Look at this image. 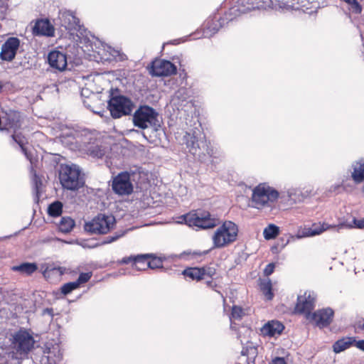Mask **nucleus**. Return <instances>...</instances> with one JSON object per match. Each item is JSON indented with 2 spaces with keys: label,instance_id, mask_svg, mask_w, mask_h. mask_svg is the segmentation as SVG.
Wrapping results in <instances>:
<instances>
[{
  "label": "nucleus",
  "instance_id": "nucleus-1",
  "mask_svg": "<svg viewBox=\"0 0 364 364\" xmlns=\"http://www.w3.org/2000/svg\"><path fill=\"white\" fill-rule=\"evenodd\" d=\"M194 125L193 129L186 132L183 137V142L188 152L199 160L206 155L213 159L222 156L220 151L210 146V143L206 140L200 124L198 122Z\"/></svg>",
  "mask_w": 364,
  "mask_h": 364
},
{
  "label": "nucleus",
  "instance_id": "nucleus-2",
  "mask_svg": "<svg viewBox=\"0 0 364 364\" xmlns=\"http://www.w3.org/2000/svg\"><path fill=\"white\" fill-rule=\"evenodd\" d=\"M135 105L128 97L119 93V89H111L107 101V108L114 119L129 116L133 112Z\"/></svg>",
  "mask_w": 364,
  "mask_h": 364
},
{
  "label": "nucleus",
  "instance_id": "nucleus-3",
  "mask_svg": "<svg viewBox=\"0 0 364 364\" xmlns=\"http://www.w3.org/2000/svg\"><path fill=\"white\" fill-rule=\"evenodd\" d=\"M59 179L62 187L70 191H77L85 185L84 175L80 166L74 164L60 165Z\"/></svg>",
  "mask_w": 364,
  "mask_h": 364
},
{
  "label": "nucleus",
  "instance_id": "nucleus-4",
  "mask_svg": "<svg viewBox=\"0 0 364 364\" xmlns=\"http://www.w3.org/2000/svg\"><path fill=\"white\" fill-rule=\"evenodd\" d=\"M279 193L266 183H259L254 188L252 193V207L262 209L270 207L279 198Z\"/></svg>",
  "mask_w": 364,
  "mask_h": 364
},
{
  "label": "nucleus",
  "instance_id": "nucleus-5",
  "mask_svg": "<svg viewBox=\"0 0 364 364\" xmlns=\"http://www.w3.org/2000/svg\"><path fill=\"white\" fill-rule=\"evenodd\" d=\"M237 225L230 220H225L213 235V247L222 248L234 242L237 240Z\"/></svg>",
  "mask_w": 364,
  "mask_h": 364
},
{
  "label": "nucleus",
  "instance_id": "nucleus-6",
  "mask_svg": "<svg viewBox=\"0 0 364 364\" xmlns=\"http://www.w3.org/2000/svg\"><path fill=\"white\" fill-rule=\"evenodd\" d=\"M115 223V218L112 215L99 213L85 223L84 229L90 234L105 235L114 228Z\"/></svg>",
  "mask_w": 364,
  "mask_h": 364
},
{
  "label": "nucleus",
  "instance_id": "nucleus-7",
  "mask_svg": "<svg viewBox=\"0 0 364 364\" xmlns=\"http://www.w3.org/2000/svg\"><path fill=\"white\" fill-rule=\"evenodd\" d=\"M158 112L148 105L140 106L133 115V123L135 127L145 129L149 127L160 126Z\"/></svg>",
  "mask_w": 364,
  "mask_h": 364
},
{
  "label": "nucleus",
  "instance_id": "nucleus-8",
  "mask_svg": "<svg viewBox=\"0 0 364 364\" xmlns=\"http://www.w3.org/2000/svg\"><path fill=\"white\" fill-rule=\"evenodd\" d=\"M185 223L189 226H196L201 229H210L220 224V220L208 211L197 210L193 213L183 215Z\"/></svg>",
  "mask_w": 364,
  "mask_h": 364
},
{
  "label": "nucleus",
  "instance_id": "nucleus-9",
  "mask_svg": "<svg viewBox=\"0 0 364 364\" xmlns=\"http://www.w3.org/2000/svg\"><path fill=\"white\" fill-rule=\"evenodd\" d=\"M134 171H122L118 173L112 181V188L119 196L130 195L134 191L132 181H135Z\"/></svg>",
  "mask_w": 364,
  "mask_h": 364
},
{
  "label": "nucleus",
  "instance_id": "nucleus-10",
  "mask_svg": "<svg viewBox=\"0 0 364 364\" xmlns=\"http://www.w3.org/2000/svg\"><path fill=\"white\" fill-rule=\"evenodd\" d=\"M266 2V0H238L237 5L230 8V12L226 16L227 18L231 20L242 14H245L252 10L259 9L260 7H262L263 4Z\"/></svg>",
  "mask_w": 364,
  "mask_h": 364
},
{
  "label": "nucleus",
  "instance_id": "nucleus-11",
  "mask_svg": "<svg viewBox=\"0 0 364 364\" xmlns=\"http://www.w3.org/2000/svg\"><path fill=\"white\" fill-rule=\"evenodd\" d=\"M33 337L24 329H20L13 336V344L14 348L20 353H27L33 347Z\"/></svg>",
  "mask_w": 364,
  "mask_h": 364
},
{
  "label": "nucleus",
  "instance_id": "nucleus-12",
  "mask_svg": "<svg viewBox=\"0 0 364 364\" xmlns=\"http://www.w3.org/2000/svg\"><path fill=\"white\" fill-rule=\"evenodd\" d=\"M62 357L60 346L48 343L42 348L39 362L41 364H56L60 361Z\"/></svg>",
  "mask_w": 364,
  "mask_h": 364
},
{
  "label": "nucleus",
  "instance_id": "nucleus-13",
  "mask_svg": "<svg viewBox=\"0 0 364 364\" xmlns=\"http://www.w3.org/2000/svg\"><path fill=\"white\" fill-rule=\"evenodd\" d=\"M177 72L176 66L169 60H159L154 61L151 66L150 73L152 76H170Z\"/></svg>",
  "mask_w": 364,
  "mask_h": 364
},
{
  "label": "nucleus",
  "instance_id": "nucleus-14",
  "mask_svg": "<svg viewBox=\"0 0 364 364\" xmlns=\"http://www.w3.org/2000/svg\"><path fill=\"white\" fill-rule=\"evenodd\" d=\"M20 46V40L17 37H9L2 44L0 52V58L2 60L11 62L17 53Z\"/></svg>",
  "mask_w": 364,
  "mask_h": 364
},
{
  "label": "nucleus",
  "instance_id": "nucleus-15",
  "mask_svg": "<svg viewBox=\"0 0 364 364\" xmlns=\"http://www.w3.org/2000/svg\"><path fill=\"white\" fill-rule=\"evenodd\" d=\"M316 295L313 291H305L303 296H298L295 309L300 314L310 315L314 309Z\"/></svg>",
  "mask_w": 364,
  "mask_h": 364
},
{
  "label": "nucleus",
  "instance_id": "nucleus-16",
  "mask_svg": "<svg viewBox=\"0 0 364 364\" xmlns=\"http://www.w3.org/2000/svg\"><path fill=\"white\" fill-rule=\"evenodd\" d=\"M334 312L331 308L318 309L311 314V319L320 328L327 327L333 320Z\"/></svg>",
  "mask_w": 364,
  "mask_h": 364
},
{
  "label": "nucleus",
  "instance_id": "nucleus-17",
  "mask_svg": "<svg viewBox=\"0 0 364 364\" xmlns=\"http://www.w3.org/2000/svg\"><path fill=\"white\" fill-rule=\"evenodd\" d=\"M60 21L61 26L64 27L66 31H77L80 32L81 35H83L81 31L82 30V26L80 25L79 18L71 12L65 11L60 14Z\"/></svg>",
  "mask_w": 364,
  "mask_h": 364
},
{
  "label": "nucleus",
  "instance_id": "nucleus-18",
  "mask_svg": "<svg viewBox=\"0 0 364 364\" xmlns=\"http://www.w3.org/2000/svg\"><path fill=\"white\" fill-rule=\"evenodd\" d=\"M97 53L99 55L100 61L102 63L111 62L112 60L122 61L125 58V55L121 53L119 50L108 46H102V48H100Z\"/></svg>",
  "mask_w": 364,
  "mask_h": 364
},
{
  "label": "nucleus",
  "instance_id": "nucleus-19",
  "mask_svg": "<svg viewBox=\"0 0 364 364\" xmlns=\"http://www.w3.org/2000/svg\"><path fill=\"white\" fill-rule=\"evenodd\" d=\"M230 12V9L225 13L223 17H220L218 19H212L207 21L205 25L203 36L205 38H210L212 35L217 33L220 28H222L225 23L233 21L235 18L230 20L227 18V14Z\"/></svg>",
  "mask_w": 364,
  "mask_h": 364
},
{
  "label": "nucleus",
  "instance_id": "nucleus-20",
  "mask_svg": "<svg viewBox=\"0 0 364 364\" xmlns=\"http://www.w3.org/2000/svg\"><path fill=\"white\" fill-rule=\"evenodd\" d=\"M49 65L57 70H64L68 65L66 55L59 50H51L48 55Z\"/></svg>",
  "mask_w": 364,
  "mask_h": 364
},
{
  "label": "nucleus",
  "instance_id": "nucleus-21",
  "mask_svg": "<svg viewBox=\"0 0 364 364\" xmlns=\"http://www.w3.org/2000/svg\"><path fill=\"white\" fill-rule=\"evenodd\" d=\"M21 115L18 112L9 110L6 112V116L3 117L4 127L0 129L14 130L16 132L21 127Z\"/></svg>",
  "mask_w": 364,
  "mask_h": 364
},
{
  "label": "nucleus",
  "instance_id": "nucleus-22",
  "mask_svg": "<svg viewBox=\"0 0 364 364\" xmlns=\"http://www.w3.org/2000/svg\"><path fill=\"white\" fill-rule=\"evenodd\" d=\"M284 326L278 321H269L260 329L261 334L264 336L274 337L282 334Z\"/></svg>",
  "mask_w": 364,
  "mask_h": 364
},
{
  "label": "nucleus",
  "instance_id": "nucleus-23",
  "mask_svg": "<svg viewBox=\"0 0 364 364\" xmlns=\"http://www.w3.org/2000/svg\"><path fill=\"white\" fill-rule=\"evenodd\" d=\"M33 33L36 36H45L51 37L54 35V28L48 20H38L33 28Z\"/></svg>",
  "mask_w": 364,
  "mask_h": 364
},
{
  "label": "nucleus",
  "instance_id": "nucleus-24",
  "mask_svg": "<svg viewBox=\"0 0 364 364\" xmlns=\"http://www.w3.org/2000/svg\"><path fill=\"white\" fill-rule=\"evenodd\" d=\"M191 97V90L185 87L178 88L174 93L172 98L173 104L178 107V109L188 103V99Z\"/></svg>",
  "mask_w": 364,
  "mask_h": 364
},
{
  "label": "nucleus",
  "instance_id": "nucleus-25",
  "mask_svg": "<svg viewBox=\"0 0 364 364\" xmlns=\"http://www.w3.org/2000/svg\"><path fill=\"white\" fill-rule=\"evenodd\" d=\"M38 269V264L36 262H22L18 265L13 266L11 269L14 272L20 273L24 276H31Z\"/></svg>",
  "mask_w": 364,
  "mask_h": 364
},
{
  "label": "nucleus",
  "instance_id": "nucleus-26",
  "mask_svg": "<svg viewBox=\"0 0 364 364\" xmlns=\"http://www.w3.org/2000/svg\"><path fill=\"white\" fill-rule=\"evenodd\" d=\"M355 342V337H343L333 343V350L336 353H340L352 346Z\"/></svg>",
  "mask_w": 364,
  "mask_h": 364
},
{
  "label": "nucleus",
  "instance_id": "nucleus-27",
  "mask_svg": "<svg viewBox=\"0 0 364 364\" xmlns=\"http://www.w3.org/2000/svg\"><path fill=\"white\" fill-rule=\"evenodd\" d=\"M182 274L192 280L199 281L204 278V270L198 267H188L183 271Z\"/></svg>",
  "mask_w": 364,
  "mask_h": 364
},
{
  "label": "nucleus",
  "instance_id": "nucleus-28",
  "mask_svg": "<svg viewBox=\"0 0 364 364\" xmlns=\"http://www.w3.org/2000/svg\"><path fill=\"white\" fill-rule=\"evenodd\" d=\"M352 177L356 183L364 181V159L360 160L353 166Z\"/></svg>",
  "mask_w": 364,
  "mask_h": 364
},
{
  "label": "nucleus",
  "instance_id": "nucleus-29",
  "mask_svg": "<svg viewBox=\"0 0 364 364\" xmlns=\"http://www.w3.org/2000/svg\"><path fill=\"white\" fill-rule=\"evenodd\" d=\"M75 226V223L73 219L70 217H63L58 223V230L63 233H68Z\"/></svg>",
  "mask_w": 364,
  "mask_h": 364
},
{
  "label": "nucleus",
  "instance_id": "nucleus-30",
  "mask_svg": "<svg viewBox=\"0 0 364 364\" xmlns=\"http://www.w3.org/2000/svg\"><path fill=\"white\" fill-rule=\"evenodd\" d=\"M11 136L12 138V140L20 146L22 152L23 153L26 159H28L32 164L31 154L28 151L27 149L24 146L26 141L25 138L18 134H14Z\"/></svg>",
  "mask_w": 364,
  "mask_h": 364
},
{
  "label": "nucleus",
  "instance_id": "nucleus-31",
  "mask_svg": "<svg viewBox=\"0 0 364 364\" xmlns=\"http://www.w3.org/2000/svg\"><path fill=\"white\" fill-rule=\"evenodd\" d=\"M260 289L267 300H272L274 297L272 284L270 279H264L260 283Z\"/></svg>",
  "mask_w": 364,
  "mask_h": 364
},
{
  "label": "nucleus",
  "instance_id": "nucleus-32",
  "mask_svg": "<svg viewBox=\"0 0 364 364\" xmlns=\"http://www.w3.org/2000/svg\"><path fill=\"white\" fill-rule=\"evenodd\" d=\"M63 212V203L56 200L49 205L48 208V213L51 217H58Z\"/></svg>",
  "mask_w": 364,
  "mask_h": 364
},
{
  "label": "nucleus",
  "instance_id": "nucleus-33",
  "mask_svg": "<svg viewBox=\"0 0 364 364\" xmlns=\"http://www.w3.org/2000/svg\"><path fill=\"white\" fill-rule=\"evenodd\" d=\"M279 227L274 224L269 225L267 228H264L263 232L264 237L266 240L274 239L279 235Z\"/></svg>",
  "mask_w": 364,
  "mask_h": 364
},
{
  "label": "nucleus",
  "instance_id": "nucleus-34",
  "mask_svg": "<svg viewBox=\"0 0 364 364\" xmlns=\"http://www.w3.org/2000/svg\"><path fill=\"white\" fill-rule=\"evenodd\" d=\"M136 256H141L143 258L141 259H136L133 267L138 271L145 270L148 267L146 263L148 262V259L151 256V254L137 255Z\"/></svg>",
  "mask_w": 364,
  "mask_h": 364
},
{
  "label": "nucleus",
  "instance_id": "nucleus-35",
  "mask_svg": "<svg viewBox=\"0 0 364 364\" xmlns=\"http://www.w3.org/2000/svg\"><path fill=\"white\" fill-rule=\"evenodd\" d=\"M124 235V232H114L112 235H109L102 240L100 242L96 243L95 245H93L92 247H96L101 245H105L107 244H110L112 242H115L120 237H122Z\"/></svg>",
  "mask_w": 364,
  "mask_h": 364
},
{
  "label": "nucleus",
  "instance_id": "nucleus-36",
  "mask_svg": "<svg viewBox=\"0 0 364 364\" xmlns=\"http://www.w3.org/2000/svg\"><path fill=\"white\" fill-rule=\"evenodd\" d=\"M65 272V268L63 267H51L48 266L43 272V275L45 278L50 277L51 274H58V276H62Z\"/></svg>",
  "mask_w": 364,
  "mask_h": 364
},
{
  "label": "nucleus",
  "instance_id": "nucleus-37",
  "mask_svg": "<svg viewBox=\"0 0 364 364\" xmlns=\"http://www.w3.org/2000/svg\"><path fill=\"white\" fill-rule=\"evenodd\" d=\"M89 154L92 157L102 159L106 154V149L102 146H92L88 149Z\"/></svg>",
  "mask_w": 364,
  "mask_h": 364
},
{
  "label": "nucleus",
  "instance_id": "nucleus-38",
  "mask_svg": "<svg viewBox=\"0 0 364 364\" xmlns=\"http://www.w3.org/2000/svg\"><path fill=\"white\" fill-rule=\"evenodd\" d=\"M146 264L150 269L161 268L163 267V261L160 257H157L151 255L149 259H148Z\"/></svg>",
  "mask_w": 364,
  "mask_h": 364
},
{
  "label": "nucleus",
  "instance_id": "nucleus-39",
  "mask_svg": "<svg viewBox=\"0 0 364 364\" xmlns=\"http://www.w3.org/2000/svg\"><path fill=\"white\" fill-rule=\"evenodd\" d=\"M43 183L41 179L38 176V175L34 173L33 175V189L35 192V200L37 201L39 200L40 197V191L42 188Z\"/></svg>",
  "mask_w": 364,
  "mask_h": 364
},
{
  "label": "nucleus",
  "instance_id": "nucleus-40",
  "mask_svg": "<svg viewBox=\"0 0 364 364\" xmlns=\"http://www.w3.org/2000/svg\"><path fill=\"white\" fill-rule=\"evenodd\" d=\"M78 288L79 287H77V283H75V282H70L64 284L61 287L60 290H61V293L65 296V295L69 294L73 291H74Z\"/></svg>",
  "mask_w": 364,
  "mask_h": 364
},
{
  "label": "nucleus",
  "instance_id": "nucleus-41",
  "mask_svg": "<svg viewBox=\"0 0 364 364\" xmlns=\"http://www.w3.org/2000/svg\"><path fill=\"white\" fill-rule=\"evenodd\" d=\"M244 316V312L242 308L238 306H233L232 309V311L230 314V319H242Z\"/></svg>",
  "mask_w": 364,
  "mask_h": 364
},
{
  "label": "nucleus",
  "instance_id": "nucleus-42",
  "mask_svg": "<svg viewBox=\"0 0 364 364\" xmlns=\"http://www.w3.org/2000/svg\"><path fill=\"white\" fill-rule=\"evenodd\" d=\"M92 272H82L80 274L77 279L76 281H75V283H77V285L78 287H80V286L81 284H83L86 282H87L90 278L92 277Z\"/></svg>",
  "mask_w": 364,
  "mask_h": 364
},
{
  "label": "nucleus",
  "instance_id": "nucleus-43",
  "mask_svg": "<svg viewBox=\"0 0 364 364\" xmlns=\"http://www.w3.org/2000/svg\"><path fill=\"white\" fill-rule=\"evenodd\" d=\"M95 99H96V95L94 93H92L91 96L86 97L82 101L84 106L87 109H90V111H92L93 112H95V111L94 110V107L92 106L91 102H92L93 100H95Z\"/></svg>",
  "mask_w": 364,
  "mask_h": 364
},
{
  "label": "nucleus",
  "instance_id": "nucleus-44",
  "mask_svg": "<svg viewBox=\"0 0 364 364\" xmlns=\"http://www.w3.org/2000/svg\"><path fill=\"white\" fill-rule=\"evenodd\" d=\"M141 258H143V257L141 256H136V255H134V256H129V257H124L122 260H121V263L122 264H129V263H132V266L134 265V260L136 259H141Z\"/></svg>",
  "mask_w": 364,
  "mask_h": 364
},
{
  "label": "nucleus",
  "instance_id": "nucleus-45",
  "mask_svg": "<svg viewBox=\"0 0 364 364\" xmlns=\"http://www.w3.org/2000/svg\"><path fill=\"white\" fill-rule=\"evenodd\" d=\"M41 315L43 316H49V322H52L54 317V312L53 308H46L43 309Z\"/></svg>",
  "mask_w": 364,
  "mask_h": 364
},
{
  "label": "nucleus",
  "instance_id": "nucleus-46",
  "mask_svg": "<svg viewBox=\"0 0 364 364\" xmlns=\"http://www.w3.org/2000/svg\"><path fill=\"white\" fill-rule=\"evenodd\" d=\"M274 268L275 265L274 263L268 264L264 269V274L267 277L271 275L274 272Z\"/></svg>",
  "mask_w": 364,
  "mask_h": 364
},
{
  "label": "nucleus",
  "instance_id": "nucleus-47",
  "mask_svg": "<svg viewBox=\"0 0 364 364\" xmlns=\"http://www.w3.org/2000/svg\"><path fill=\"white\" fill-rule=\"evenodd\" d=\"M14 355L13 352H4V355L0 358V364H8L7 358H12Z\"/></svg>",
  "mask_w": 364,
  "mask_h": 364
},
{
  "label": "nucleus",
  "instance_id": "nucleus-48",
  "mask_svg": "<svg viewBox=\"0 0 364 364\" xmlns=\"http://www.w3.org/2000/svg\"><path fill=\"white\" fill-rule=\"evenodd\" d=\"M201 269L204 270V277L208 276L211 278L215 274V269L213 267H205Z\"/></svg>",
  "mask_w": 364,
  "mask_h": 364
},
{
  "label": "nucleus",
  "instance_id": "nucleus-49",
  "mask_svg": "<svg viewBox=\"0 0 364 364\" xmlns=\"http://www.w3.org/2000/svg\"><path fill=\"white\" fill-rule=\"evenodd\" d=\"M353 223L355 226L358 228L362 229L364 228V218L358 220L355 218H353Z\"/></svg>",
  "mask_w": 364,
  "mask_h": 364
},
{
  "label": "nucleus",
  "instance_id": "nucleus-50",
  "mask_svg": "<svg viewBox=\"0 0 364 364\" xmlns=\"http://www.w3.org/2000/svg\"><path fill=\"white\" fill-rule=\"evenodd\" d=\"M272 364H287V362L283 357H275L272 359Z\"/></svg>",
  "mask_w": 364,
  "mask_h": 364
},
{
  "label": "nucleus",
  "instance_id": "nucleus-51",
  "mask_svg": "<svg viewBox=\"0 0 364 364\" xmlns=\"http://www.w3.org/2000/svg\"><path fill=\"white\" fill-rule=\"evenodd\" d=\"M325 230V228H320V229H318V228H314V229H311L310 231H309V235L310 236H314V235H319L321 234L323 230Z\"/></svg>",
  "mask_w": 364,
  "mask_h": 364
},
{
  "label": "nucleus",
  "instance_id": "nucleus-52",
  "mask_svg": "<svg viewBox=\"0 0 364 364\" xmlns=\"http://www.w3.org/2000/svg\"><path fill=\"white\" fill-rule=\"evenodd\" d=\"M354 344L358 349H360L364 352V340H360L358 341H355Z\"/></svg>",
  "mask_w": 364,
  "mask_h": 364
},
{
  "label": "nucleus",
  "instance_id": "nucleus-53",
  "mask_svg": "<svg viewBox=\"0 0 364 364\" xmlns=\"http://www.w3.org/2000/svg\"><path fill=\"white\" fill-rule=\"evenodd\" d=\"M230 328L236 331L235 323L230 320Z\"/></svg>",
  "mask_w": 364,
  "mask_h": 364
},
{
  "label": "nucleus",
  "instance_id": "nucleus-54",
  "mask_svg": "<svg viewBox=\"0 0 364 364\" xmlns=\"http://www.w3.org/2000/svg\"><path fill=\"white\" fill-rule=\"evenodd\" d=\"M88 92V90H82V92H81V95H82V97H84V96H85V92Z\"/></svg>",
  "mask_w": 364,
  "mask_h": 364
},
{
  "label": "nucleus",
  "instance_id": "nucleus-55",
  "mask_svg": "<svg viewBox=\"0 0 364 364\" xmlns=\"http://www.w3.org/2000/svg\"><path fill=\"white\" fill-rule=\"evenodd\" d=\"M2 89H3V84L1 82H0V92H1Z\"/></svg>",
  "mask_w": 364,
  "mask_h": 364
},
{
  "label": "nucleus",
  "instance_id": "nucleus-56",
  "mask_svg": "<svg viewBox=\"0 0 364 364\" xmlns=\"http://www.w3.org/2000/svg\"><path fill=\"white\" fill-rule=\"evenodd\" d=\"M360 328L364 330V323L360 326Z\"/></svg>",
  "mask_w": 364,
  "mask_h": 364
},
{
  "label": "nucleus",
  "instance_id": "nucleus-57",
  "mask_svg": "<svg viewBox=\"0 0 364 364\" xmlns=\"http://www.w3.org/2000/svg\"><path fill=\"white\" fill-rule=\"evenodd\" d=\"M248 364H255V360L249 361Z\"/></svg>",
  "mask_w": 364,
  "mask_h": 364
},
{
  "label": "nucleus",
  "instance_id": "nucleus-58",
  "mask_svg": "<svg viewBox=\"0 0 364 364\" xmlns=\"http://www.w3.org/2000/svg\"><path fill=\"white\" fill-rule=\"evenodd\" d=\"M242 355H246V352L244 350H242Z\"/></svg>",
  "mask_w": 364,
  "mask_h": 364
},
{
  "label": "nucleus",
  "instance_id": "nucleus-59",
  "mask_svg": "<svg viewBox=\"0 0 364 364\" xmlns=\"http://www.w3.org/2000/svg\"><path fill=\"white\" fill-rule=\"evenodd\" d=\"M363 193H364V186H363Z\"/></svg>",
  "mask_w": 364,
  "mask_h": 364
},
{
  "label": "nucleus",
  "instance_id": "nucleus-60",
  "mask_svg": "<svg viewBox=\"0 0 364 364\" xmlns=\"http://www.w3.org/2000/svg\"><path fill=\"white\" fill-rule=\"evenodd\" d=\"M297 1H298V2H299L300 0H297Z\"/></svg>",
  "mask_w": 364,
  "mask_h": 364
}]
</instances>
